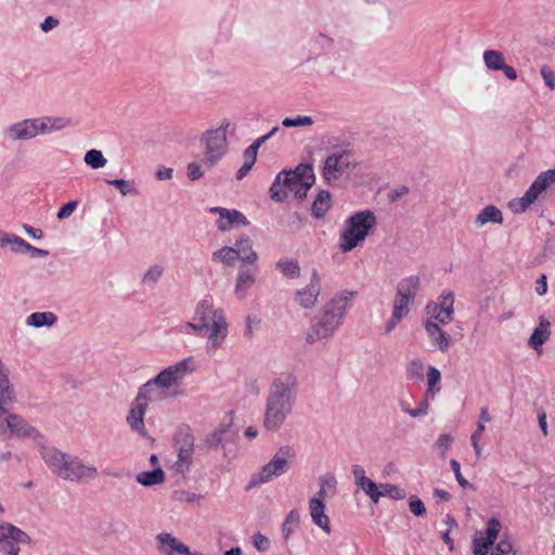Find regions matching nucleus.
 Here are the masks:
<instances>
[{
  "mask_svg": "<svg viewBox=\"0 0 555 555\" xmlns=\"http://www.w3.org/2000/svg\"><path fill=\"white\" fill-rule=\"evenodd\" d=\"M315 176L308 164H300L294 170H284L276 175L271 188V198L276 202L287 199L289 195L302 199L313 185Z\"/></svg>",
  "mask_w": 555,
  "mask_h": 555,
  "instance_id": "f257e3e1",
  "label": "nucleus"
},
{
  "mask_svg": "<svg viewBox=\"0 0 555 555\" xmlns=\"http://www.w3.org/2000/svg\"><path fill=\"white\" fill-rule=\"evenodd\" d=\"M43 459L49 468L64 480L85 483L98 477L95 466L83 462L79 457L62 453L55 449H48L43 452Z\"/></svg>",
  "mask_w": 555,
  "mask_h": 555,
  "instance_id": "f03ea898",
  "label": "nucleus"
},
{
  "mask_svg": "<svg viewBox=\"0 0 555 555\" xmlns=\"http://www.w3.org/2000/svg\"><path fill=\"white\" fill-rule=\"evenodd\" d=\"M296 395V383L293 378L276 380L270 390L263 425L275 430L285 422L292 411Z\"/></svg>",
  "mask_w": 555,
  "mask_h": 555,
  "instance_id": "7ed1b4c3",
  "label": "nucleus"
},
{
  "mask_svg": "<svg viewBox=\"0 0 555 555\" xmlns=\"http://www.w3.org/2000/svg\"><path fill=\"white\" fill-rule=\"evenodd\" d=\"M70 120L63 116L26 118L10 125L4 133L11 141H27L66 128Z\"/></svg>",
  "mask_w": 555,
  "mask_h": 555,
  "instance_id": "20e7f679",
  "label": "nucleus"
},
{
  "mask_svg": "<svg viewBox=\"0 0 555 555\" xmlns=\"http://www.w3.org/2000/svg\"><path fill=\"white\" fill-rule=\"evenodd\" d=\"M351 298L352 293H340L327 301L322 314L308 333V339L315 341L331 336L340 325Z\"/></svg>",
  "mask_w": 555,
  "mask_h": 555,
  "instance_id": "39448f33",
  "label": "nucleus"
},
{
  "mask_svg": "<svg viewBox=\"0 0 555 555\" xmlns=\"http://www.w3.org/2000/svg\"><path fill=\"white\" fill-rule=\"evenodd\" d=\"M194 320L198 330L205 331L209 343L217 347L225 338L228 328L223 312L215 308L211 299H203L195 309Z\"/></svg>",
  "mask_w": 555,
  "mask_h": 555,
  "instance_id": "423d86ee",
  "label": "nucleus"
},
{
  "mask_svg": "<svg viewBox=\"0 0 555 555\" xmlns=\"http://www.w3.org/2000/svg\"><path fill=\"white\" fill-rule=\"evenodd\" d=\"M376 225L375 215L370 210L359 211L348 218L340 234L339 249L348 253L359 246L373 232Z\"/></svg>",
  "mask_w": 555,
  "mask_h": 555,
  "instance_id": "0eeeda50",
  "label": "nucleus"
},
{
  "mask_svg": "<svg viewBox=\"0 0 555 555\" xmlns=\"http://www.w3.org/2000/svg\"><path fill=\"white\" fill-rule=\"evenodd\" d=\"M193 358H185L162 370L154 378L146 382L141 388L149 392L150 397L158 399L159 390H168L180 385L183 378L193 372Z\"/></svg>",
  "mask_w": 555,
  "mask_h": 555,
  "instance_id": "6e6552de",
  "label": "nucleus"
},
{
  "mask_svg": "<svg viewBox=\"0 0 555 555\" xmlns=\"http://www.w3.org/2000/svg\"><path fill=\"white\" fill-rule=\"evenodd\" d=\"M235 124L223 119L215 128L207 130L201 141L204 146L205 164L215 166L228 151V133L235 131Z\"/></svg>",
  "mask_w": 555,
  "mask_h": 555,
  "instance_id": "1a4fd4ad",
  "label": "nucleus"
},
{
  "mask_svg": "<svg viewBox=\"0 0 555 555\" xmlns=\"http://www.w3.org/2000/svg\"><path fill=\"white\" fill-rule=\"evenodd\" d=\"M212 259L217 262L233 266L237 260L255 263L258 255L253 248L250 238L244 235L236 241L235 246H223L216 250L212 254Z\"/></svg>",
  "mask_w": 555,
  "mask_h": 555,
  "instance_id": "9d476101",
  "label": "nucleus"
},
{
  "mask_svg": "<svg viewBox=\"0 0 555 555\" xmlns=\"http://www.w3.org/2000/svg\"><path fill=\"white\" fill-rule=\"evenodd\" d=\"M293 459L294 453L292 449L287 447L280 448L272 459L263 465L257 474L251 476L248 488L257 487L270 481L274 477L281 476L287 469Z\"/></svg>",
  "mask_w": 555,
  "mask_h": 555,
  "instance_id": "9b49d317",
  "label": "nucleus"
},
{
  "mask_svg": "<svg viewBox=\"0 0 555 555\" xmlns=\"http://www.w3.org/2000/svg\"><path fill=\"white\" fill-rule=\"evenodd\" d=\"M454 294L451 291H444L425 307V317L422 322L448 325L454 319Z\"/></svg>",
  "mask_w": 555,
  "mask_h": 555,
  "instance_id": "f8f14e48",
  "label": "nucleus"
},
{
  "mask_svg": "<svg viewBox=\"0 0 555 555\" xmlns=\"http://www.w3.org/2000/svg\"><path fill=\"white\" fill-rule=\"evenodd\" d=\"M553 182H555V168L541 172L524 196L514 198L508 203L509 209L514 214L524 212Z\"/></svg>",
  "mask_w": 555,
  "mask_h": 555,
  "instance_id": "ddd939ff",
  "label": "nucleus"
},
{
  "mask_svg": "<svg viewBox=\"0 0 555 555\" xmlns=\"http://www.w3.org/2000/svg\"><path fill=\"white\" fill-rule=\"evenodd\" d=\"M176 449L178 453L176 466L181 472L188 470L194 452V437L189 429H181L177 433Z\"/></svg>",
  "mask_w": 555,
  "mask_h": 555,
  "instance_id": "4468645a",
  "label": "nucleus"
},
{
  "mask_svg": "<svg viewBox=\"0 0 555 555\" xmlns=\"http://www.w3.org/2000/svg\"><path fill=\"white\" fill-rule=\"evenodd\" d=\"M351 166V156L347 152L330 155L324 163L322 176L328 183L337 181Z\"/></svg>",
  "mask_w": 555,
  "mask_h": 555,
  "instance_id": "2eb2a0df",
  "label": "nucleus"
},
{
  "mask_svg": "<svg viewBox=\"0 0 555 555\" xmlns=\"http://www.w3.org/2000/svg\"><path fill=\"white\" fill-rule=\"evenodd\" d=\"M210 212L217 216L216 225L221 232H229L236 227H247L249 224L247 218L236 209L212 207Z\"/></svg>",
  "mask_w": 555,
  "mask_h": 555,
  "instance_id": "dca6fc26",
  "label": "nucleus"
},
{
  "mask_svg": "<svg viewBox=\"0 0 555 555\" xmlns=\"http://www.w3.org/2000/svg\"><path fill=\"white\" fill-rule=\"evenodd\" d=\"M30 538L21 529L10 524L0 525V543H3V551L9 555H18V543H29Z\"/></svg>",
  "mask_w": 555,
  "mask_h": 555,
  "instance_id": "f3484780",
  "label": "nucleus"
},
{
  "mask_svg": "<svg viewBox=\"0 0 555 555\" xmlns=\"http://www.w3.org/2000/svg\"><path fill=\"white\" fill-rule=\"evenodd\" d=\"M151 400H155L154 398L150 397L149 392L144 391L142 388H140L139 393L137 398L134 399L132 406L129 411V414L127 416V423L129 426L133 429L139 431L141 435H145V427H144V414L147 406V402Z\"/></svg>",
  "mask_w": 555,
  "mask_h": 555,
  "instance_id": "a211bd4d",
  "label": "nucleus"
},
{
  "mask_svg": "<svg viewBox=\"0 0 555 555\" xmlns=\"http://www.w3.org/2000/svg\"><path fill=\"white\" fill-rule=\"evenodd\" d=\"M500 529V521L496 518H491L485 531H477L474 535V554L487 555L489 547L496 540Z\"/></svg>",
  "mask_w": 555,
  "mask_h": 555,
  "instance_id": "6ab92c4d",
  "label": "nucleus"
},
{
  "mask_svg": "<svg viewBox=\"0 0 555 555\" xmlns=\"http://www.w3.org/2000/svg\"><path fill=\"white\" fill-rule=\"evenodd\" d=\"M321 289V279L317 270L311 271L310 283L296 293V302L304 309H312L317 302Z\"/></svg>",
  "mask_w": 555,
  "mask_h": 555,
  "instance_id": "aec40b11",
  "label": "nucleus"
},
{
  "mask_svg": "<svg viewBox=\"0 0 555 555\" xmlns=\"http://www.w3.org/2000/svg\"><path fill=\"white\" fill-rule=\"evenodd\" d=\"M352 474L354 476L357 487L364 491L373 502H378L380 499V485L378 486L367 478L364 468L359 465H354L352 467Z\"/></svg>",
  "mask_w": 555,
  "mask_h": 555,
  "instance_id": "412c9836",
  "label": "nucleus"
},
{
  "mask_svg": "<svg viewBox=\"0 0 555 555\" xmlns=\"http://www.w3.org/2000/svg\"><path fill=\"white\" fill-rule=\"evenodd\" d=\"M309 514L312 522L326 535L332 533L331 520L326 514L325 503H321L319 500H309Z\"/></svg>",
  "mask_w": 555,
  "mask_h": 555,
  "instance_id": "4be33fe9",
  "label": "nucleus"
},
{
  "mask_svg": "<svg viewBox=\"0 0 555 555\" xmlns=\"http://www.w3.org/2000/svg\"><path fill=\"white\" fill-rule=\"evenodd\" d=\"M426 335L431 344L440 351H447L451 346V336L448 335L441 324H434L429 322H422Z\"/></svg>",
  "mask_w": 555,
  "mask_h": 555,
  "instance_id": "5701e85b",
  "label": "nucleus"
},
{
  "mask_svg": "<svg viewBox=\"0 0 555 555\" xmlns=\"http://www.w3.org/2000/svg\"><path fill=\"white\" fill-rule=\"evenodd\" d=\"M551 337V322L544 318L540 317L539 324L534 327L532 334L529 337L528 344L538 354H542L543 345Z\"/></svg>",
  "mask_w": 555,
  "mask_h": 555,
  "instance_id": "b1692460",
  "label": "nucleus"
},
{
  "mask_svg": "<svg viewBox=\"0 0 555 555\" xmlns=\"http://www.w3.org/2000/svg\"><path fill=\"white\" fill-rule=\"evenodd\" d=\"M10 433L14 436H33L36 430L16 414L8 415L4 423Z\"/></svg>",
  "mask_w": 555,
  "mask_h": 555,
  "instance_id": "393cba45",
  "label": "nucleus"
},
{
  "mask_svg": "<svg viewBox=\"0 0 555 555\" xmlns=\"http://www.w3.org/2000/svg\"><path fill=\"white\" fill-rule=\"evenodd\" d=\"M412 302V299L397 295L393 302L392 321L388 323L386 332L391 331L396 326L397 322L408 315Z\"/></svg>",
  "mask_w": 555,
  "mask_h": 555,
  "instance_id": "a878e982",
  "label": "nucleus"
},
{
  "mask_svg": "<svg viewBox=\"0 0 555 555\" xmlns=\"http://www.w3.org/2000/svg\"><path fill=\"white\" fill-rule=\"evenodd\" d=\"M135 480L143 487L160 485L165 480V473L160 466H156L150 472L138 474Z\"/></svg>",
  "mask_w": 555,
  "mask_h": 555,
  "instance_id": "bb28decb",
  "label": "nucleus"
},
{
  "mask_svg": "<svg viewBox=\"0 0 555 555\" xmlns=\"http://www.w3.org/2000/svg\"><path fill=\"white\" fill-rule=\"evenodd\" d=\"M420 279L417 276H408L398 284L397 295L414 300Z\"/></svg>",
  "mask_w": 555,
  "mask_h": 555,
  "instance_id": "cd10ccee",
  "label": "nucleus"
},
{
  "mask_svg": "<svg viewBox=\"0 0 555 555\" xmlns=\"http://www.w3.org/2000/svg\"><path fill=\"white\" fill-rule=\"evenodd\" d=\"M332 205L330 192L321 191L312 204V212L315 218L320 219L325 216Z\"/></svg>",
  "mask_w": 555,
  "mask_h": 555,
  "instance_id": "c85d7f7f",
  "label": "nucleus"
},
{
  "mask_svg": "<svg viewBox=\"0 0 555 555\" xmlns=\"http://www.w3.org/2000/svg\"><path fill=\"white\" fill-rule=\"evenodd\" d=\"M502 223L503 217L502 212L495 206H487L483 208L476 218V223L478 225H485L486 223Z\"/></svg>",
  "mask_w": 555,
  "mask_h": 555,
  "instance_id": "c756f323",
  "label": "nucleus"
},
{
  "mask_svg": "<svg viewBox=\"0 0 555 555\" xmlns=\"http://www.w3.org/2000/svg\"><path fill=\"white\" fill-rule=\"evenodd\" d=\"M56 321V317L52 312H35L27 318V325L30 327L52 326Z\"/></svg>",
  "mask_w": 555,
  "mask_h": 555,
  "instance_id": "7c9ffc66",
  "label": "nucleus"
},
{
  "mask_svg": "<svg viewBox=\"0 0 555 555\" xmlns=\"http://www.w3.org/2000/svg\"><path fill=\"white\" fill-rule=\"evenodd\" d=\"M482 57L488 69L501 70V68H504L505 59L502 52L498 50H486Z\"/></svg>",
  "mask_w": 555,
  "mask_h": 555,
  "instance_id": "2f4dec72",
  "label": "nucleus"
},
{
  "mask_svg": "<svg viewBox=\"0 0 555 555\" xmlns=\"http://www.w3.org/2000/svg\"><path fill=\"white\" fill-rule=\"evenodd\" d=\"M83 162L92 169H100L106 166L107 159L100 150H90L85 154Z\"/></svg>",
  "mask_w": 555,
  "mask_h": 555,
  "instance_id": "473e14b6",
  "label": "nucleus"
},
{
  "mask_svg": "<svg viewBox=\"0 0 555 555\" xmlns=\"http://www.w3.org/2000/svg\"><path fill=\"white\" fill-rule=\"evenodd\" d=\"M276 266L282 274L288 279H296L300 275V267L296 260L283 259Z\"/></svg>",
  "mask_w": 555,
  "mask_h": 555,
  "instance_id": "72a5a7b5",
  "label": "nucleus"
},
{
  "mask_svg": "<svg viewBox=\"0 0 555 555\" xmlns=\"http://www.w3.org/2000/svg\"><path fill=\"white\" fill-rule=\"evenodd\" d=\"M1 245H10L14 251H24L26 248H30V245L23 238L14 234H2Z\"/></svg>",
  "mask_w": 555,
  "mask_h": 555,
  "instance_id": "f704fd0d",
  "label": "nucleus"
},
{
  "mask_svg": "<svg viewBox=\"0 0 555 555\" xmlns=\"http://www.w3.org/2000/svg\"><path fill=\"white\" fill-rule=\"evenodd\" d=\"M406 374L409 378L414 380H423L424 363L422 360L413 359L406 364Z\"/></svg>",
  "mask_w": 555,
  "mask_h": 555,
  "instance_id": "c9c22d12",
  "label": "nucleus"
},
{
  "mask_svg": "<svg viewBox=\"0 0 555 555\" xmlns=\"http://www.w3.org/2000/svg\"><path fill=\"white\" fill-rule=\"evenodd\" d=\"M266 141V138H259L257 141H255L251 145H249L243 155V164H246L250 167H253L257 160L258 150L262 142Z\"/></svg>",
  "mask_w": 555,
  "mask_h": 555,
  "instance_id": "e433bc0d",
  "label": "nucleus"
},
{
  "mask_svg": "<svg viewBox=\"0 0 555 555\" xmlns=\"http://www.w3.org/2000/svg\"><path fill=\"white\" fill-rule=\"evenodd\" d=\"M0 397L1 400L14 399V393L9 380V376L0 362Z\"/></svg>",
  "mask_w": 555,
  "mask_h": 555,
  "instance_id": "4c0bfd02",
  "label": "nucleus"
},
{
  "mask_svg": "<svg viewBox=\"0 0 555 555\" xmlns=\"http://www.w3.org/2000/svg\"><path fill=\"white\" fill-rule=\"evenodd\" d=\"M441 374L435 366H429L427 371L428 393L434 396L440 390Z\"/></svg>",
  "mask_w": 555,
  "mask_h": 555,
  "instance_id": "58836bf2",
  "label": "nucleus"
},
{
  "mask_svg": "<svg viewBox=\"0 0 555 555\" xmlns=\"http://www.w3.org/2000/svg\"><path fill=\"white\" fill-rule=\"evenodd\" d=\"M380 498L382 496H389L393 500H403L405 499V492L403 489L396 485L391 483H382L380 485Z\"/></svg>",
  "mask_w": 555,
  "mask_h": 555,
  "instance_id": "ea45409f",
  "label": "nucleus"
},
{
  "mask_svg": "<svg viewBox=\"0 0 555 555\" xmlns=\"http://www.w3.org/2000/svg\"><path fill=\"white\" fill-rule=\"evenodd\" d=\"M255 282L253 274L247 270H242L238 274L236 282V293L243 295L247 288H249Z\"/></svg>",
  "mask_w": 555,
  "mask_h": 555,
  "instance_id": "a19ab883",
  "label": "nucleus"
},
{
  "mask_svg": "<svg viewBox=\"0 0 555 555\" xmlns=\"http://www.w3.org/2000/svg\"><path fill=\"white\" fill-rule=\"evenodd\" d=\"M313 124V119L310 116H297V117H285L282 120V125L286 128L291 127H305L311 126Z\"/></svg>",
  "mask_w": 555,
  "mask_h": 555,
  "instance_id": "79ce46f5",
  "label": "nucleus"
},
{
  "mask_svg": "<svg viewBox=\"0 0 555 555\" xmlns=\"http://www.w3.org/2000/svg\"><path fill=\"white\" fill-rule=\"evenodd\" d=\"M163 268L160 266H152L143 274L142 282L147 285L155 284L163 275Z\"/></svg>",
  "mask_w": 555,
  "mask_h": 555,
  "instance_id": "37998d69",
  "label": "nucleus"
},
{
  "mask_svg": "<svg viewBox=\"0 0 555 555\" xmlns=\"http://www.w3.org/2000/svg\"><path fill=\"white\" fill-rule=\"evenodd\" d=\"M108 183L111 185H114L116 186L122 196H126L128 194H137L138 191L137 189L133 186L132 182L130 181H126L124 179H114V180H108Z\"/></svg>",
  "mask_w": 555,
  "mask_h": 555,
  "instance_id": "c03bdc74",
  "label": "nucleus"
},
{
  "mask_svg": "<svg viewBox=\"0 0 555 555\" xmlns=\"http://www.w3.org/2000/svg\"><path fill=\"white\" fill-rule=\"evenodd\" d=\"M409 506L411 512L415 516H423L426 513V507L421 499L417 496H411L409 500Z\"/></svg>",
  "mask_w": 555,
  "mask_h": 555,
  "instance_id": "a18cd8bd",
  "label": "nucleus"
},
{
  "mask_svg": "<svg viewBox=\"0 0 555 555\" xmlns=\"http://www.w3.org/2000/svg\"><path fill=\"white\" fill-rule=\"evenodd\" d=\"M491 555H515V551L509 541L502 540L499 542Z\"/></svg>",
  "mask_w": 555,
  "mask_h": 555,
  "instance_id": "49530a36",
  "label": "nucleus"
},
{
  "mask_svg": "<svg viewBox=\"0 0 555 555\" xmlns=\"http://www.w3.org/2000/svg\"><path fill=\"white\" fill-rule=\"evenodd\" d=\"M78 202L77 201H70L63 205L59 211H57V219L63 220L65 218H68L77 208Z\"/></svg>",
  "mask_w": 555,
  "mask_h": 555,
  "instance_id": "de8ad7c7",
  "label": "nucleus"
},
{
  "mask_svg": "<svg viewBox=\"0 0 555 555\" xmlns=\"http://www.w3.org/2000/svg\"><path fill=\"white\" fill-rule=\"evenodd\" d=\"M428 399L425 398L422 400V402L418 404V406L414 410L404 409L405 413H408L411 417H420L423 415H426L428 412Z\"/></svg>",
  "mask_w": 555,
  "mask_h": 555,
  "instance_id": "09e8293b",
  "label": "nucleus"
},
{
  "mask_svg": "<svg viewBox=\"0 0 555 555\" xmlns=\"http://www.w3.org/2000/svg\"><path fill=\"white\" fill-rule=\"evenodd\" d=\"M253 544L258 551L264 552L270 547V540L261 533H256L253 538Z\"/></svg>",
  "mask_w": 555,
  "mask_h": 555,
  "instance_id": "8fccbe9b",
  "label": "nucleus"
},
{
  "mask_svg": "<svg viewBox=\"0 0 555 555\" xmlns=\"http://www.w3.org/2000/svg\"><path fill=\"white\" fill-rule=\"evenodd\" d=\"M450 465H451V467H452V469L454 472L455 479L457 480L460 486L462 488H464V489L468 488L469 487V482L462 476L460 463L456 460H451L450 461Z\"/></svg>",
  "mask_w": 555,
  "mask_h": 555,
  "instance_id": "3c124183",
  "label": "nucleus"
},
{
  "mask_svg": "<svg viewBox=\"0 0 555 555\" xmlns=\"http://www.w3.org/2000/svg\"><path fill=\"white\" fill-rule=\"evenodd\" d=\"M483 430H485L483 425L478 424L477 430L472 435V438H470L472 444L475 449L477 457H479L481 455V447L479 444V439H480V436L483 433Z\"/></svg>",
  "mask_w": 555,
  "mask_h": 555,
  "instance_id": "603ef678",
  "label": "nucleus"
},
{
  "mask_svg": "<svg viewBox=\"0 0 555 555\" xmlns=\"http://www.w3.org/2000/svg\"><path fill=\"white\" fill-rule=\"evenodd\" d=\"M541 75L546 86L555 89V73L547 66L541 68Z\"/></svg>",
  "mask_w": 555,
  "mask_h": 555,
  "instance_id": "864d4df0",
  "label": "nucleus"
},
{
  "mask_svg": "<svg viewBox=\"0 0 555 555\" xmlns=\"http://www.w3.org/2000/svg\"><path fill=\"white\" fill-rule=\"evenodd\" d=\"M204 176V172L197 163H190L188 165V177L192 180H198Z\"/></svg>",
  "mask_w": 555,
  "mask_h": 555,
  "instance_id": "5fc2aeb1",
  "label": "nucleus"
},
{
  "mask_svg": "<svg viewBox=\"0 0 555 555\" xmlns=\"http://www.w3.org/2000/svg\"><path fill=\"white\" fill-rule=\"evenodd\" d=\"M535 292L539 296H543L546 294L547 292V283H546V275L545 274H542L538 280H537V288H535Z\"/></svg>",
  "mask_w": 555,
  "mask_h": 555,
  "instance_id": "6e6d98bb",
  "label": "nucleus"
},
{
  "mask_svg": "<svg viewBox=\"0 0 555 555\" xmlns=\"http://www.w3.org/2000/svg\"><path fill=\"white\" fill-rule=\"evenodd\" d=\"M173 170L169 167H162L157 169L155 176L158 180H170L172 178Z\"/></svg>",
  "mask_w": 555,
  "mask_h": 555,
  "instance_id": "4d7b16f0",
  "label": "nucleus"
},
{
  "mask_svg": "<svg viewBox=\"0 0 555 555\" xmlns=\"http://www.w3.org/2000/svg\"><path fill=\"white\" fill-rule=\"evenodd\" d=\"M23 229L34 240H41L43 236V232L40 229H36L27 224H24Z\"/></svg>",
  "mask_w": 555,
  "mask_h": 555,
  "instance_id": "13d9d810",
  "label": "nucleus"
},
{
  "mask_svg": "<svg viewBox=\"0 0 555 555\" xmlns=\"http://www.w3.org/2000/svg\"><path fill=\"white\" fill-rule=\"evenodd\" d=\"M452 441V437L449 434L441 435L438 439L439 448L444 452L448 450Z\"/></svg>",
  "mask_w": 555,
  "mask_h": 555,
  "instance_id": "bf43d9fd",
  "label": "nucleus"
},
{
  "mask_svg": "<svg viewBox=\"0 0 555 555\" xmlns=\"http://www.w3.org/2000/svg\"><path fill=\"white\" fill-rule=\"evenodd\" d=\"M59 24L57 20L52 17V16H48L43 23L41 24V29L43 31H49L51 30L52 28H54L56 25Z\"/></svg>",
  "mask_w": 555,
  "mask_h": 555,
  "instance_id": "052dcab7",
  "label": "nucleus"
},
{
  "mask_svg": "<svg viewBox=\"0 0 555 555\" xmlns=\"http://www.w3.org/2000/svg\"><path fill=\"white\" fill-rule=\"evenodd\" d=\"M501 70L511 80H515L517 78L516 70L512 66L504 64V68H501Z\"/></svg>",
  "mask_w": 555,
  "mask_h": 555,
  "instance_id": "680f3d73",
  "label": "nucleus"
},
{
  "mask_svg": "<svg viewBox=\"0 0 555 555\" xmlns=\"http://www.w3.org/2000/svg\"><path fill=\"white\" fill-rule=\"evenodd\" d=\"M253 167L246 165V164H243L240 169L237 170L236 172V179L237 180H242L244 177L247 176V173L250 171Z\"/></svg>",
  "mask_w": 555,
  "mask_h": 555,
  "instance_id": "e2e57ef3",
  "label": "nucleus"
},
{
  "mask_svg": "<svg viewBox=\"0 0 555 555\" xmlns=\"http://www.w3.org/2000/svg\"><path fill=\"white\" fill-rule=\"evenodd\" d=\"M434 495L439 501H448L450 499V494L446 490H442V489H435Z\"/></svg>",
  "mask_w": 555,
  "mask_h": 555,
  "instance_id": "0e129e2a",
  "label": "nucleus"
},
{
  "mask_svg": "<svg viewBox=\"0 0 555 555\" xmlns=\"http://www.w3.org/2000/svg\"><path fill=\"white\" fill-rule=\"evenodd\" d=\"M325 498H326V490L324 488V482H323L322 487L320 488L317 495L311 498L310 500H319V501H321V503H325Z\"/></svg>",
  "mask_w": 555,
  "mask_h": 555,
  "instance_id": "69168bd1",
  "label": "nucleus"
},
{
  "mask_svg": "<svg viewBox=\"0 0 555 555\" xmlns=\"http://www.w3.org/2000/svg\"><path fill=\"white\" fill-rule=\"evenodd\" d=\"M539 425H540V428L542 429L543 434L546 436L547 435V423H546V416L544 414L539 416Z\"/></svg>",
  "mask_w": 555,
  "mask_h": 555,
  "instance_id": "338daca9",
  "label": "nucleus"
},
{
  "mask_svg": "<svg viewBox=\"0 0 555 555\" xmlns=\"http://www.w3.org/2000/svg\"><path fill=\"white\" fill-rule=\"evenodd\" d=\"M25 251H29L33 256H46L47 255L46 250L36 248V247L31 246V245H30V248H26Z\"/></svg>",
  "mask_w": 555,
  "mask_h": 555,
  "instance_id": "774afa93",
  "label": "nucleus"
}]
</instances>
